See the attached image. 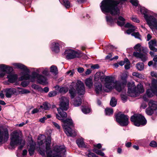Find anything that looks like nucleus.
<instances>
[{"instance_id":"f257e3e1","label":"nucleus","mask_w":157,"mask_h":157,"mask_svg":"<svg viewBox=\"0 0 157 157\" xmlns=\"http://www.w3.org/2000/svg\"><path fill=\"white\" fill-rule=\"evenodd\" d=\"M59 106L60 107L58 108L57 110L60 116L58 114L56 113V118L63 122V127L64 129L65 132L68 136H75L77 135V131L72 130L70 127V126H73L72 120L70 119H67L66 120L63 119L66 118L67 116V113L64 112L63 110H67L69 107L68 98L64 97H61L60 99Z\"/></svg>"},{"instance_id":"f03ea898","label":"nucleus","mask_w":157,"mask_h":157,"mask_svg":"<svg viewBox=\"0 0 157 157\" xmlns=\"http://www.w3.org/2000/svg\"><path fill=\"white\" fill-rule=\"evenodd\" d=\"M127 75L125 73H122L120 75V79L118 81L113 82V78L112 77L105 75H103L100 77L101 82L105 81V87L107 89L104 90L105 91L108 92L113 88L119 92H120L124 88V86L127 83Z\"/></svg>"},{"instance_id":"7ed1b4c3","label":"nucleus","mask_w":157,"mask_h":157,"mask_svg":"<svg viewBox=\"0 0 157 157\" xmlns=\"http://www.w3.org/2000/svg\"><path fill=\"white\" fill-rule=\"evenodd\" d=\"M127 0H103L101 3V8L105 13H109L113 16L118 15L119 9L117 5Z\"/></svg>"},{"instance_id":"20e7f679","label":"nucleus","mask_w":157,"mask_h":157,"mask_svg":"<svg viewBox=\"0 0 157 157\" xmlns=\"http://www.w3.org/2000/svg\"><path fill=\"white\" fill-rule=\"evenodd\" d=\"M51 139L48 137L46 140V148L47 157H61V155H63L66 150L63 146H57L55 147L52 151L50 150Z\"/></svg>"},{"instance_id":"39448f33","label":"nucleus","mask_w":157,"mask_h":157,"mask_svg":"<svg viewBox=\"0 0 157 157\" xmlns=\"http://www.w3.org/2000/svg\"><path fill=\"white\" fill-rule=\"evenodd\" d=\"M69 93L71 98H74L76 94V91L79 95H83L85 93L84 85L82 82L78 80L76 82H72L69 86Z\"/></svg>"},{"instance_id":"423d86ee","label":"nucleus","mask_w":157,"mask_h":157,"mask_svg":"<svg viewBox=\"0 0 157 157\" xmlns=\"http://www.w3.org/2000/svg\"><path fill=\"white\" fill-rule=\"evenodd\" d=\"M35 78L37 79V82L41 84H45L47 83L45 77L39 75L35 72H33L31 76L26 73L21 77V80L30 79L32 82L34 81Z\"/></svg>"},{"instance_id":"0eeeda50","label":"nucleus","mask_w":157,"mask_h":157,"mask_svg":"<svg viewBox=\"0 0 157 157\" xmlns=\"http://www.w3.org/2000/svg\"><path fill=\"white\" fill-rule=\"evenodd\" d=\"M128 92L129 95L131 97H136L137 95L143 93L144 91L143 86L140 83L138 84L136 87L133 82L128 83Z\"/></svg>"},{"instance_id":"6e6552de","label":"nucleus","mask_w":157,"mask_h":157,"mask_svg":"<svg viewBox=\"0 0 157 157\" xmlns=\"http://www.w3.org/2000/svg\"><path fill=\"white\" fill-rule=\"evenodd\" d=\"M141 12L144 15V17L150 28L153 29L155 28L157 30V20L153 16H148L146 13L147 10L143 7L140 8Z\"/></svg>"},{"instance_id":"1a4fd4ad","label":"nucleus","mask_w":157,"mask_h":157,"mask_svg":"<svg viewBox=\"0 0 157 157\" xmlns=\"http://www.w3.org/2000/svg\"><path fill=\"white\" fill-rule=\"evenodd\" d=\"M10 145L12 147L20 144L22 141V133L20 131H14L11 134Z\"/></svg>"},{"instance_id":"9d476101","label":"nucleus","mask_w":157,"mask_h":157,"mask_svg":"<svg viewBox=\"0 0 157 157\" xmlns=\"http://www.w3.org/2000/svg\"><path fill=\"white\" fill-rule=\"evenodd\" d=\"M131 121L136 126H139L140 125H144L147 123L145 117L140 114L134 115L131 117Z\"/></svg>"},{"instance_id":"9b49d317","label":"nucleus","mask_w":157,"mask_h":157,"mask_svg":"<svg viewBox=\"0 0 157 157\" xmlns=\"http://www.w3.org/2000/svg\"><path fill=\"white\" fill-rule=\"evenodd\" d=\"M117 121L121 126H126L128 124V117L121 112H119L116 116Z\"/></svg>"},{"instance_id":"f8f14e48","label":"nucleus","mask_w":157,"mask_h":157,"mask_svg":"<svg viewBox=\"0 0 157 157\" xmlns=\"http://www.w3.org/2000/svg\"><path fill=\"white\" fill-rule=\"evenodd\" d=\"M65 54L67 59H72L76 57H80L82 56V54L80 52H76L72 50H67L65 51Z\"/></svg>"},{"instance_id":"ddd939ff","label":"nucleus","mask_w":157,"mask_h":157,"mask_svg":"<svg viewBox=\"0 0 157 157\" xmlns=\"http://www.w3.org/2000/svg\"><path fill=\"white\" fill-rule=\"evenodd\" d=\"M157 93V82L155 80H153L152 82L151 86V89L147 90L146 94L147 97L151 98L154 94Z\"/></svg>"},{"instance_id":"4468645a","label":"nucleus","mask_w":157,"mask_h":157,"mask_svg":"<svg viewBox=\"0 0 157 157\" xmlns=\"http://www.w3.org/2000/svg\"><path fill=\"white\" fill-rule=\"evenodd\" d=\"M106 18L107 21L111 24L115 22L117 23L118 25L122 26L125 24V20L121 16L119 17L118 19L117 18L113 19L111 17L108 16H106Z\"/></svg>"},{"instance_id":"2eb2a0df","label":"nucleus","mask_w":157,"mask_h":157,"mask_svg":"<svg viewBox=\"0 0 157 157\" xmlns=\"http://www.w3.org/2000/svg\"><path fill=\"white\" fill-rule=\"evenodd\" d=\"M9 138L8 129L6 128H0V144L6 142Z\"/></svg>"},{"instance_id":"dca6fc26","label":"nucleus","mask_w":157,"mask_h":157,"mask_svg":"<svg viewBox=\"0 0 157 157\" xmlns=\"http://www.w3.org/2000/svg\"><path fill=\"white\" fill-rule=\"evenodd\" d=\"M13 70V68L11 67L8 68L6 65L1 64L0 65V77H2L5 74V72L9 73Z\"/></svg>"},{"instance_id":"f3484780","label":"nucleus","mask_w":157,"mask_h":157,"mask_svg":"<svg viewBox=\"0 0 157 157\" xmlns=\"http://www.w3.org/2000/svg\"><path fill=\"white\" fill-rule=\"evenodd\" d=\"M147 52H134L133 55L135 57L140 59L143 62L145 61L147 59Z\"/></svg>"},{"instance_id":"a211bd4d","label":"nucleus","mask_w":157,"mask_h":157,"mask_svg":"<svg viewBox=\"0 0 157 157\" xmlns=\"http://www.w3.org/2000/svg\"><path fill=\"white\" fill-rule=\"evenodd\" d=\"M62 44V42L59 41L58 43L53 42L52 43V49L56 52H58L59 51V46Z\"/></svg>"},{"instance_id":"6ab92c4d","label":"nucleus","mask_w":157,"mask_h":157,"mask_svg":"<svg viewBox=\"0 0 157 157\" xmlns=\"http://www.w3.org/2000/svg\"><path fill=\"white\" fill-rule=\"evenodd\" d=\"M36 144L35 142L31 140L30 141L29 148V152L30 156L32 155L34 153L35 149Z\"/></svg>"},{"instance_id":"aec40b11","label":"nucleus","mask_w":157,"mask_h":157,"mask_svg":"<svg viewBox=\"0 0 157 157\" xmlns=\"http://www.w3.org/2000/svg\"><path fill=\"white\" fill-rule=\"evenodd\" d=\"M156 45V42L155 40H152L149 42V46L150 49L154 52H157V49L154 47Z\"/></svg>"},{"instance_id":"412c9836","label":"nucleus","mask_w":157,"mask_h":157,"mask_svg":"<svg viewBox=\"0 0 157 157\" xmlns=\"http://www.w3.org/2000/svg\"><path fill=\"white\" fill-rule=\"evenodd\" d=\"M134 49L137 51L139 52H147V49L145 48L141 47L140 44H138L134 47Z\"/></svg>"},{"instance_id":"4be33fe9","label":"nucleus","mask_w":157,"mask_h":157,"mask_svg":"<svg viewBox=\"0 0 157 157\" xmlns=\"http://www.w3.org/2000/svg\"><path fill=\"white\" fill-rule=\"evenodd\" d=\"M125 27L129 28V29L127 30L126 32L127 33L129 34L134 31L136 29V27L133 26L129 23H127L125 25Z\"/></svg>"},{"instance_id":"5701e85b","label":"nucleus","mask_w":157,"mask_h":157,"mask_svg":"<svg viewBox=\"0 0 157 157\" xmlns=\"http://www.w3.org/2000/svg\"><path fill=\"white\" fill-rule=\"evenodd\" d=\"M95 90L97 94L101 93L102 91V85L101 83H96L95 85Z\"/></svg>"},{"instance_id":"b1692460","label":"nucleus","mask_w":157,"mask_h":157,"mask_svg":"<svg viewBox=\"0 0 157 157\" xmlns=\"http://www.w3.org/2000/svg\"><path fill=\"white\" fill-rule=\"evenodd\" d=\"M17 76L16 74H9L7 76L8 81L11 83L15 82L17 79Z\"/></svg>"},{"instance_id":"393cba45","label":"nucleus","mask_w":157,"mask_h":157,"mask_svg":"<svg viewBox=\"0 0 157 157\" xmlns=\"http://www.w3.org/2000/svg\"><path fill=\"white\" fill-rule=\"evenodd\" d=\"M13 65L19 68L23 69L25 71L26 73H29V70L27 68V67L24 65L21 64L15 63L13 64Z\"/></svg>"},{"instance_id":"a878e982","label":"nucleus","mask_w":157,"mask_h":157,"mask_svg":"<svg viewBox=\"0 0 157 157\" xmlns=\"http://www.w3.org/2000/svg\"><path fill=\"white\" fill-rule=\"evenodd\" d=\"M76 142L79 147L84 148L86 147V145L85 144L83 139L82 138H80L76 140Z\"/></svg>"},{"instance_id":"bb28decb","label":"nucleus","mask_w":157,"mask_h":157,"mask_svg":"<svg viewBox=\"0 0 157 157\" xmlns=\"http://www.w3.org/2000/svg\"><path fill=\"white\" fill-rule=\"evenodd\" d=\"M6 96L7 98H10L11 97L12 94L14 93V90L13 89L10 88L6 89L5 90Z\"/></svg>"},{"instance_id":"cd10ccee","label":"nucleus","mask_w":157,"mask_h":157,"mask_svg":"<svg viewBox=\"0 0 157 157\" xmlns=\"http://www.w3.org/2000/svg\"><path fill=\"white\" fill-rule=\"evenodd\" d=\"M149 107L152 109L156 110L157 109V104L156 102L154 101L151 100L148 103Z\"/></svg>"},{"instance_id":"c85d7f7f","label":"nucleus","mask_w":157,"mask_h":157,"mask_svg":"<svg viewBox=\"0 0 157 157\" xmlns=\"http://www.w3.org/2000/svg\"><path fill=\"white\" fill-rule=\"evenodd\" d=\"M50 108V104L47 102H44L43 103L42 105L40 106V109L44 110H48Z\"/></svg>"},{"instance_id":"c756f323","label":"nucleus","mask_w":157,"mask_h":157,"mask_svg":"<svg viewBox=\"0 0 157 157\" xmlns=\"http://www.w3.org/2000/svg\"><path fill=\"white\" fill-rule=\"evenodd\" d=\"M82 103V100L81 98L78 97L76 98L73 102V105L75 106H78Z\"/></svg>"},{"instance_id":"7c9ffc66","label":"nucleus","mask_w":157,"mask_h":157,"mask_svg":"<svg viewBox=\"0 0 157 157\" xmlns=\"http://www.w3.org/2000/svg\"><path fill=\"white\" fill-rule=\"evenodd\" d=\"M40 71H42V73L45 75H47L49 74V71L48 68H45L44 69L41 68H40L36 70L38 73H40Z\"/></svg>"},{"instance_id":"2f4dec72","label":"nucleus","mask_w":157,"mask_h":157,"mask_svg":"<svg viewBox=\"0 0 157 157\" xmlns=\"http://www.w3.org/2000/svg\"><path fill=\"white\" fill-rule=\"evenodd\" d=\"M85 83L86 86L89 88H91L93 86V83L91 78H89L85 80Z\"/></svg>"},{"instance_id":"473e14b6","label":"nucleus","mask_w":157,"mask_h":157,"mask_svg":"<svg viewBox=\"0 0 157 157\" xmlns=\"http://www.w3.org/2000/svg\"><path fill=\"white\" fill-rule=\"evenodd\" d=\"M137 68L140 71H141L144 69V65L143 63H138L136 65Z\"/></svg>"},{"instance_id":"72a5a7b5","label":"nucleus","mask_w":157,"mask_h":157,"mask_svg":"<svg viewBox=\"0 0 157 157\" xmlns=\"http://www.w3.org/2000/svg\"><path fill=\"white\" fill-rule=\"evenodd\" d=\"M50 71L51 72L54 73L55 74H57L58 72L57 67L56 66L54 65L50 67Z\"/></svg>"},{"instance_id":"f704fd0d","label":"nucleus","mask_w":157,"mask_h":157,"mask_svg":"<svg viewBox=\"0 0 157 157\" xmlns=\"http://www.w3.org/2000/svg\"><path fill=\"white\" fill-rule=\"evenodd\" d=\"M93 151L97 154L101 156H104V154L103 152H102L100 150L96 148H94L93 149Z\"/></svg>"},{"instance_id":"c9c22d12","label":"nucleus","mask_w":157,"mask_h":157,"mask_svg":"<svg viewBox=\"0 0 157 157\" xmlns=\"http://www.w3.org/2000/svg\"><path fill=\"white\" fill-rule=\"evenodd\" d=\"M106 115H110L113 114V109L112 108H107L105 109Z\"/></svg>"},{"instance_id":"e433bc0d","label":"nucleus","mask_w":157,"mask_h":157,"mask_svg":"<svg viewBox=\"0 0 157 157\" xmlns=\"http://www.w3.org/2000/svg\"><path fill=\"white\" fill-rule=\"evenodd\" d=\"M155 110L152 109V108L148 107L146 110V113L149 115H151L153 113V111Z\"/></svg>"},{"instance_id":"4c0bfd02","label":"nucleus","mask_w":157,"mask_h":157,"mask_svg":"<svg viewBox=\"0 0 157 157\" xmlns=\"http://www.w3.org/2000/svg\"><path fill=\"white\" fill-rule=\"evenodd\" d=\"M63 5L67 8H68L70 7V3L68 0H63Z\"/></svg>"},{"instance_id":"58836bf2","label":"nucleus","mask_w":157,"mask_h":157,"mask_svg":"<svg viewBox=\"0 0 157 157\" xmlns=\"http://www.w3.org/2000/svg\"><path fill=\"white\" fill-rule=\"evenodd\" d=\"M117 104V101L114 98H112L110 101V105L112 107L115 106Z\"/></svg>"},{"instance_id":"ea45409f","label":"nucleus","mask_w":157,"mask_h":157,"mask_svg":"<svg viewBox=\"0 0 157 157\" xmlns=\"http://www.w3.org/2000/svg\"><path fill=\"white\" fill-rule=\"evenodd\" d=\"M82 112L85 114H87L90 112V108L86 107H83L82 108Z\"/></svg>"},{"instance_id":"a19ab883","label":"nucleus","mask_w":157,"mask_h":157,"mask_svg":"<svg viewBox=\"0 0 157 157\" xmlns=\"http://www.w3.org/2000/svg\"><path fill=\"white\" fill-rule=\"evenodd\" d=\"M68 91V88L67 87H63L60 88L59 89V92L61 93H65Z\"/></svg>"},{"instance_id":"79ce46f5","label":"nucleus","mask_w":157,"mask_h":157,"mask_svg":"<svg viewBox=\"0 0 157 157\" xmlns=\"http://www.w3.org/2000/svg\"><path fill=\"white\" fill-rule=\"evenodd\" d=\"M124 61L126 63L124 65L125 68L126 69H128L130 68V63L128 59L127 58L124 59Z\"/></svg>"},{"instance_id":"37998d69","label":"nucleus","mask_w":157,"mask_h":157,"mask_svg":"<svg viewBox=\"0 0 157 157\" xmlns=\"http://www.w3.org/2000/svg\"><path fill=\"white\" fill-rule=\"evenodd\" d=\"M52 125L53 127L56 128L59 130H60V126L57 123L53 121L52 122Z\"/></svg>"},{"instance_id":"c03bdc74","label":"nucleus","mask_w":157,"mask_h":157,"mask_svg":"<svg viewBox=\"0 0 157 157\" xmlns=\"http://www.w3.org/2000/svg\"><path fill=\"white\" fill-rule=\"evenodd\" d=\"M40 154L43 157H46L45 151L44 149H43L41 147L40 148V149L38 151Z\"/></svg>"},{"instance_id":"a18cd8bd","label":"nucleus","mask_w":157,"mask_h":157,"mask_svg":"<svg viewBox=\"0 0 157 157\" xmlns=\"http://www.w3.org/2000/svg\"><path fill=\"white\" fill-rule=\"evenodd\" d=\"M57 92L56 91L50 92L48 93V96L49 97H52L56 96L57 94Z\"/></svg>"},{"instance_id":"49530a36","label":"nucleus","mask_w":157,"mask_h":157,"mask_svg":"<svg viewBox=\"0 0 157 157\" xmlns=\"http://www.w3.org/2000/svg\"><path fill=\"white\" fill-rule=\"evenodd\" d=\"M132 36H134L135 38L140 39V35L138 32H134L132 34Z\"/></svg>"},{"instance_id":"de8ad7c7","label":"nucleus","mask_w":157,"mask_h":157,"mask_svg":"<svg viewBox=\"0 0 157 157\" xmlns=\"http://www.w3.org/2000/svg\"><path fill=\"white\" fill-rule=\"evenodd\" d=\"M150 146L154 147H157V144L155 141H152L150 143Z\"/></svg>"},{"instance_id":"09e8293b","label":"nucleus","mask_w":157,"mask_h":157,"mask_svg":"<svg viewBox=\"0 0 157 157\" xmlns=\"http://www.w3.org/2000/svg\"><path fill=\"white\" fill-rule=\"evenodd\" d=\"M20 93L21 94H26L30 93V91L25 89H23L19 91Z\"/></svg>"},{"instance_id":"8fccbe9b","label":"nucleus","mask_w":157,"mask_h":157,"mask_svg":"<svg viewBox=\"0 0 157 157\" xmlns=\"http://www.w3.org/2000/svg\"><path fill=\"white\" fill-rule=\"evenodd\" d=\"M131 19L134 22L137 23H139L140 22L139 20L136 16H133L131 18Z\"/></svg>"},{"instance_id":"3c124183","label":"nucleus","mask_w":157,"mask_h":157,"mask_svg":"<svg viewBox=\"0 0 157 157\" xmlns=\"http://www.w3.org/2000/svg\"><path fill=\"white\" fill-rule=\"evenodd\" d=\"M121 97L122 100L124 102H125L127 100V96L123 94H121Z\"/></svg>"},{"instance_id":"603ef678","label":"nucleus","mask_w":157,"mask_h":157,"mask_svg":"<svg viewBox=\"0 0 157 157\" xmlns=\"http://www.w3.org/2000/svg\"><path fill=\"white\" fill-rule=\"evenodd\" d=\"M130 2L135 6H137L138 5V2L136 0H131Z\"/></svg>"},{"instance_id":"864d4df0","label":"nucleus","mask_w":157,"mask_h":157,"mask_svg":"<svg viewBox=\"0 0 157 157\" xmlns=\"http://www.w3.org/2000/svg\"><path fill=\"white\" fill-rule=\"evenodd\" d=\"M42 111V110L40 109L39 108V109L36 108L34 109L32 111V114H34L35 113H37L39 112H41Z\"/></svg>"},{"instance_id":"5fc2aeb1","label":"nucleus","mask_w":157,"mask_h":157,"mask_svg":"<svg viewBox=\"0 0 157 157\" xmlns=\"http://www.w3.org/2000/svg\"><path fill=\"white\" fill-rule=\"evenodd\" d=\"M29 82L27 81H23L21 83V85L24 87H25L28 85Z\"/></svg>"},{"instance_id":"6e6d98bb","label":"nucleus","mask_w":157,"mask_h":157,"mask_svg":"<svg viewBox=\"0 0 157 157\" xmlns=\"http://www.w3.org/2000/svg\"><path fill=\"white\" fill-rule=\"evenodd\" d=\"M91 67L93 69H98L99 68V66L98 64H96L91 66Z\"/></svg>"},{"instance_id":"4d7b16f0","label":"nucleus","mask_w":157,"mask_h":157,"mask_svg":"<svg viewBox=\"0 0 157 157\" xmlns=\"http://www.w3.org/2000/svg\"><path fill=\"white\" fill-rule=\"evenodd\" d=\"M88 156L89 157H97L95 154L91 152L89 153Z\"/></svg>"},{"instance_id":"13d9d810","label":"nucleus","mask_w":157,"mask_h":157,"mask_svg":"<svg viewBox=\"0 0 157 157\" xmlns=\"http://www.w3.org/2000/svg\"><path fill=\"white\" fill-rule=\"evenodd\" d=\"M47 119V118H46L45 117H44L40 119L39 121L42 123H44V122Z\"/></svg>"},{"instance_id":"bf43d9fd","label":"nucleus","mask_w":157,"mask_h":157,"mask_svg":"<svg viewBox=\"0 0 157 157\" xmlns=\"http://www.w3.org/2000/svg\"><path fill=\"white\" fill-rule=\"evenodd\" d=\"M100 72H97L95 74V80H96V79L97 78H100V76H99L100 75Z\"/></svg>"},{"instance_id":"052dcab7","label":"nucleus","mask_w":157,"mask_h":157,"mask_svg":"<svg viewBox=\"0 0 157 157\" xmlns=\"http://www.w3.org/2000/svg\"><path fill=\"white\" fill-rule=\"evenodd\" d=\"M84 70V69L82 67H79L78 68V71L79 73H82V72Z\"/></svg>"},{"instance_id":"680f3d73","label":"nucleus","mask_w":157,"mask_h":157,"mask_svg":"<svg viewBox=\"0 0 157 157\" xmlns=\"http://www.w3.org/2000/svg\"><path fill=\"white\" fill-rule=\"evenodd\" d=\"M112 55L111 53H110L108 54V55L106 56L105 57L106 59H109L111 58L112 57Z\"/></svg>"},{"instance_id":"e2e57ef3","label":"nucleus","mask_w":157,"mask_h":157,"mask_svg":"<svg viewBox=\"0 0 157 157\" xmlns=\"http://www.w3.org/2000/svg\"><path fill=\"white\" fill-rule=\"evenodd\" d=\"M147 96L146 94L144 95L143 97V98L144 100V101H147L148 100V99L147 97Z\"/></svg>"},{"instance_id":"0e129e2a","label":"nucleus","mask_w":157,"mask_h":157,"mask_svg":"<svg viewBox=\"0 0 157 157\" xmlns=\"http://www.w3.org/2000/svg\"><path fill=\"white\" fill-rule=\"evenodd\" d=\"M91 72V70L89 69H88L87 71H86L85 72V74L86 75H88L90 74Z\"/></svg>"},{"instance_id":"69168bd1","label":"nucleus","mask_w":157,"mask_h":157,"mask_svg":"<svg viewBox=\"0 0 157 157\" xmlns=\"http://www.w3.org/2000/svg\"><path fill=\"white\" fill-rule=\"evenodd\" d=\"M94 146L95 147L98 148V149H100L101 147V145L100 144H97L95 145Z\"/></svg>"},{"instance_id":"338daca9","label":"nucleus","mask_w":157,"mask_h":157,"mask_svg":"<svg viewBox=\"0 0 157 157\" xmlns=\"http://www.w3.org/2000/svg\"><path fill=\"white\" fill-rule=\"evenodd\" d=\"M131 143L130 142H128L125 144V146L128 147H130L131 145Z\"/></svg>"},{"instance_id":"774afa93","label":"nucleus","mask_w":157,"mask_h":157,"mask_svg":"<svg viewBox=\"0 0 157 157\" xmlns=\"http://www.w3.org/2000/svg\"><path fill=\"white\" fill-rule=\"evenodd\" d=\"M151 75L152 76H154L155 77H157V74L154 72H152L151 73Z\"/></svg>"}]
</instances>
